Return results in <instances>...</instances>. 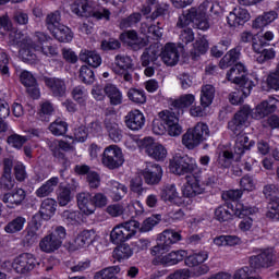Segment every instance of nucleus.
Returning a JSON list of instances; mask_svg holds the SVG:
<instances>
[{
    "mask_svg": "<svg viewBox=\"0 0 279 279\" xmlns=\"http://www.w3.org/2000/svg\"><path fill=\"white\" fill-rule=\"evenodd\" d=\"M8 143L9 145H12V147H15V149H21V147L27 143V137L13 134L8 137Z\"/></svg>",
    "mask_w": 279,
    "mask_h": 279,
    "instance_id": "62",
    "label": "nucleus"
},
{
    "mask_svg": "<svg viewBox=\"0 0 279 279\" xmlns=\"http://www.w3.org/2000/svg\"><path fill=\"white\" fill-rule=\"evenodd\" d=\"M78 77L84 84H93L95 82V72L88 65H83L80 69Z\"/></svg>",
    "mask_w": 279,
    "mask_h": 279,
    "instance_id": "55",
    "label": "nucleus"
},
{
    "mask_svg": "<svg viewBox=\"0 0 279 279\" xmlns=\"http://www.w3.org/2000/svg\"><path fill=\"white\" fill-rule=\"evenodd\" d=\"M157 245L150 248L151 256H157V262L159 265H163L165 267H171L173 265H178V263H182L186 258V251L179 250L172 251L171 246L178 241H182V235L171 229L165 230L158 238ZM162 254H166L162 256Z\"/></svg>",
    "mask_w": 279,
    "mask_h": 279,
    "instance_id": "2",
    "label": "nucleus"
},
{
    "mask_svg": "<svg viewBox=\"0 0 279 279\" xmlns=\"http://www.w3.org/2000/svg\"><path fill=\"white\" fill-rule=\"evenodd\" d=\"M25 197H27L25 190L16 187L12 192L3 194L2 202L8 208H16V206H21L25 202Z\"/></svg>",
    "mask_w": 279,
    "mask_h": 279,
    "instance_id": "18",
    "label": "nucleus"
},
{
    "mask_svg": "<svg viewBox=\"0 0 279 279\" xmlns=\"http://www.w3.org/2000/svg\"><path fill=\"white\" fill-rule=\"evenodd\" d=\"M60 183V179L58 177H52L48 181H46L39 189L36 190L35 194L37 197H49L51 193L56 190V186Z\"/></svg>",
    "mask_w": 279,
    "mask_h": 279,
    "instance_id": "35",
    "label": "nucleus"
},
{
    "mask_svg": "<svg viewBox=\"0 0 279 279\" xmlns=\"http://www.w3.org/2000/svg\"><path fill=\"white\" fill-rule=\"evenodd\" d=\"M56 112V107H53V102L49 100H43L39 104V119L40 121H49V117H51Z\"/></svg>",
    "mask_w": 279,
    "mask_h": 279,
    "instance_id": "44",
    "label": "nucleus"
},
{
    "mask_svg": "<svg viewBox=\"0 0 279 279\" xmlns=\"http://www.w3.org/2000/svg\"><path fill=\"white\" fill-rule=\"evenodd\" d=\"M142 175L146 184L156 186V184H160V180H162V168L157 163H147Z\"/></svg>",
    "mask_w": 279,
    "mask_h": 279,
    "instance_id": "14",
    "label": "nucleus"
},
{
    "mask_svg": "<svg viewBox=\"0 0 279 279\" xmlns=\"http://www.w3.org/2000/svg\"><path fill=\"white\" fill-rule=\"evenodd\" d=\"M124 123L129 130L138 132L145 125V116L140 110H132L125 116Z\"/></svg>",
    "mask_w": 279,
    "mask_h": 279,
    "instance_id": "20",
    "label": "nucleus"
},
{
    "mask_svg": "<svg viewBox=\"0 0 279 279\" xmlns=\"http://www.w3.org/2000/svg\"><path fill=\"white\" fill-rule=\"evenodd\" d=\"M202 193H204V187L199 185V180L193 175H186V183L183 186L184 197H196Z\"/></svg>",
    "mask_w": 279,
    "mask_h": 279,
    "instance_id": "27",
    "label": "nucleus"
},
{
    "mask_svg": "<svg viewBox=\"0 0 279 279\" xmlns=\"http://www.w3.org/2000/svg\"><path fill=\"white\" fill-rule=\"evenodd\" d=\"M40 223L33 221L24 230L23 245L29 247L40 239Z\"/></svg>",
    "mask_w": 279,
    "mask_h": 279,
    "instance_id": "22",
    "label": "nucleus"
},
{
    "mask_svg": "<svg viewBox=\"0 0 279 279\" xmlns=\"http://www.w3.org/2000/svg\"><path fill=\"white\" fill-rule=\"evenodd\" d=\"M39 215L43 219L48 221L56 215V201L53 198H46L43 201Z\"/></svg>",
    "mask_w": 279,
    "mask_h": 279,
    "instance_id": "38",
    "label": "nucleus"
},
{
    "mask_svg": "<svg viewBox=\"0 0 279 279\" xmlns=\"http://www.w3.org/2000/svg\"><path fill=\"white\" fill-rule=\"evenodd\" d=\"M39 247L41 252H46V254H51V252L60 250V247H62V244L50 233L43 238V240L39 242Z\"/></svg>",
    "mask_w": 279,
    "mask_h": 279,
    "instance_id": "33",
    "label": "nucleus"
},
{
    "mask_svg": "<svg viewBox=\"0 0 279 279\" xmlns=\"http://www.w3.org/2000/svg\"><path fill=\"white\" fill-rule=\"evenodd\" d=\"M276 19H278V13L276 11H268L257 16L253 21L252 26L254 29H263V27H267V25L274 23Z\"/></svg>",
    "mask_w": 279,
    "mask_h": 279,
    "instance_id": "32",
    "label": "nucleus"
},
{
    "mask_svg": "<svg viewBox=\"0 0 279 279\" xmlns=\"http://www.w3.org/2000/svg\"><path fill=\"white\" fill-rule=\"evenodd\" d=\"M158 58H160V49L156 46H149L141 57L142 65L149 66V64H153V66H160Z\"/></svg>",
    "mask_w": 279,
    "mask_h": 279,
    "instance_id": "29",
    "label": "nucleus"
},
{
    "mask_svg": "<svg viewBox=\"0 0 279 279\" xmlns=\"http://www.w3.org/2000/svg\"><path fill=\"white\" fill-rule=\"evenodd\" d=\"M208 8L213 10V3L208 1L203 2L197 8H191L179 16V21L177 23L178 27H186V25H191V23H193L196 29L206 32V29L210 27V24L208 23V15H206Z\"/></svg>",
    "mask_w": 279,
    "mask_h": 279,
    "instance_id": "3",
    "label": "nucleus"
},
{
    "mask_svg": "<svg viewBox=\"0 0 279 279\" xmlns=\"http://www.w3.org/2000/svg\"><path fill=\"white\" fill-rule=\"evenodd\" d=\"M215 217L218 221H230L232 219V213L228 210V207L220 206L215 210Z\"/></svg>",
    "mask_w": 279,
    "mask_h": 279,
    "instance_id": "63",
    "label": "nucleus"
},
{
    "mask_svg": "<svg viewBox=\"0 0 279 279\" xmlns=\"http://www.w3.org/2000/svg\"><path fill=\"white\" fill-rule=\"evenodd\" d=\"M105 95L110 100L111 106H121L123 104V94L113 84H107L104 88Z\"/></svg>",
    "mask_w": 279,
    "mask_h": 279,
    "instance_id": "34",
    "label": "nucleus"
},
{
    "mask_svg": "<svg viewBox=\"0 0 279 279\" xmlns=\"http://www.w3.org/2000/svg\"><path fill=\"white\" fill-rule=\"evenodd\" d=\"M140 32L141 34H144V36H153L156 40H158V38H162V26H160V22H158L157 25L142 23Z\"/></svg>",
    "mask_w": 279,
    "mask_h": 279,
    "instance_id": "40",
    "label": "nucleus"
},
{
    "mask_svg": "<svg viewBox=\"0 0 279 279\" xmlns=\"http://www.w3.org/2000/svg\"><path fill=\"white\" fill-rule=\"evenodd\" d=\"M15 184L16 181L12 179V174H2L0 178V189L2 191H12Z\"/></svg>",
    "mask_w": 279,
    "mask_h": 279,
    "instance_id": "61",
    "label": "nucleus"
},
{
    "mask_svg": "<svg viewBox=\"0 0 279 279\" xmlns=\"http://www.w3.org/2000/svg\"><path fill=\"white\" fill-rule=\"evenodd\" d=\"M142 145L149 158H153L154 160H165V158H167V148L154 141V138L145 137L142 141Z\"/></svg>",
    "mask_w": 279,
    "mask_h": 279,
    "instance_id": "12",
    "label": "nucleus"
},
{
    "mask_svg": "<svg viewBox=\"0 0 279 279\" xmlns=\"http://www.w3.org/2000/svg\"><path fill=\"white\" fill-rule=\"evenodd\" d=\"M61 217L68 226H77V223H80V214L77 211L64 210Z\"/></svg>",
    "mask_w": 279,
    "mask_h": 279,
    "instance_id": "60",
    "label": "nucleus"
},
{
    "mask_svg": "<svg viewBox=\"0 0 279 279\" xmlns=\"http://www.w3.org/2000/svg\"><path fill=\"white\" fill-rule=\"evenodd\" d=\"M278 100L270 99L264 100L252 110L250 106L244 105L240 110L234 114V117L228 122V130H230L232 136H235V154H243L248 149L254 147V141H250L247 134L243 132L247 126V121L250 117L256 119H265L269 117L271 112H276V102Z\"/></svg>",
    "mask_w": 279,
    "mask_h": 279,
    "instance_id": "1",
    "label": "nucleus"
},
{
    "mask_svg": "<svg viewBox=\"0 0 279 279\" xmlns=\"http://www.w3.org/2000/svg\"><path fill=\"white\" fill-rule=\"evenodd\" d=\"M128 97L133 104H146L147 101V96L143 89L131 88L128 92Z\"/></svg>",
    "mask_w": 279,
    "mask_h": 279,
    "instance_id": "51",
    "label": "nucleus"
},
{
    "mask_svg": "<svg viewBox=\"0 0 279 279\" xmlns=\"http://www.w3.org/2000/svg\"><path fill=\"white\" fill-rule=\"evenodd\" d=\"M159 118L169 128V125H173L174 123H180V119L175 116V111L173 109L165 110L159 112Z\"/></svg>",
    "mask_w": 279,
    "mask_h": 279,
    "instance_id": "53",
    "label": "nucleus"
},
{
    "mask_svg": "<svg viewBox=\"0 0 279 279\" xmlns=\"http://www.w3.org/2000/svg\"><path fill=\"white\" fill-rule=\"evenodd\" d=\"M78 60L85 62V64H88L93 69L101 66V56L95 50H82L78 54Z\"/></svg>",
    "mask_w": 279,
    "mask_h": 279,
    "instance_id": "30",
    "label": "nucleus"
},
{
    "mask_svg": "<svg viewBox=\"0 0 279 279\" xmlns=\"http://www.w3.org/2000/svg\"><path fill=\"white\" fill-rule=\"evenodd\" d=\"M130 189L133 193L137 195H143L145 187H143V179L141 177H135L130 181Z\"/></svg>",
    "mask_w": 279,
    "mask_h": 279,
    "instance_id": "64",
    "label": "nucleus"
},
{
    "mask_svg": "<svg viewBox=\"0 0 279 279\" xmlns=\"http://www.w3.org/2000/svg\"><path fill=\"white\" fill-rule=\"evenodd\" d=\"M24 226L25 218L19 216L4 227V232H7L8 234H16V232H21V230H23Z\"/></svg>",
    "mask_w": 279,
    "mask_h": 279,
    "instance_id": "46",
    "label": "nucleus"
},
{
    "mask_svg": "<svg viewBox=\"0 0 279 279\" xmlns=\"http://www.w3.org/2000/svg\"><path fill=\"white\" fill-rule=\"evenodd\" d=\"M195 104V96L193 94L182 95L180 98L172 102L174 110H178V114L184 113V108H191Z\"/></svg>",
    "mask_w": 279,
    "mask_h": 279,
    "instance_id": "36",
    "label": "nucleus"
},
{
    "mask_svg": "<svg viewBox=\"0 0 279 279\" xmlns=\"http://www.w3.org/2000/svg\"><path fill=\"white\" fill-rule=\"evenodd\" d=\"M69 130V124L65 121L57 119L49 125V131L53 136H64Z\"/></svg>",
    "mask_w": 279,
    "mask_h": 279,
    "instance_id": "47",
    "label": "nucleus"
},
{
    "mask_svg": "<svg viewBox=\"0 0 279 279\" xmlns=\"http://www.w3.org/2000/svg\"><path fill=\"white\" fill-rule=\"evenodd\" d=\"M208 51V40L205 37H199L193 44V48L191 49L190 53L193 60L199 58V56H204Z\"/></svg>",
    "mask_w": 279,
    "mask_h": 279,
    "instance_id": "41",
    "label": "nucleus"
},
{
    "mask_svg": "<svg viewBox=\"0 0 279 279\" xmlns=\"http://www.w3.org/2000/svg\"><path fill=\"white\" fill-rule=\"evenodd\" d=\"M215 99V87L213 85H205L201 90V105L203 108H208Z\"/></svg>",
    "mask_w": 279,
    "mask_h": 279,
    "instance_id": "43",
    "label": "nucleus"
},
{
    "mask_svg": "<svg viewBox=\"0 0 279 279\" xmlns=\"http://www.w3.org/2000/svg\"><path fill=\"white\" fill-rule=\"evenodd\" d=\"M160 56L167 66H175L180 62V50L175 44H166Z\"/></svg>",
    "mask_w": 279,
    "mask_h": 279,
    "instance_id": "17",
    "label": "nucleus"
},
{
    "mask_svg": "<svg viewBox=\"0 0 279 279\" xmlns=\"http://www.w3.org/2000/svg\"><path fill=\"white\" fill-rule=\"evenodd\" d=\"M71 199H73V193H71V187H61L58 193L59 206H66Z\"/></svg>",
    "mask_w": 279,
    "mask_h": 279,
    "instance_id": "56",
    "label": "nucleus"
},
{
    "mask_svg": "<svg viewBox=\"0 0 279 279\" xmlns=\"http://www.w3.org/2000/svg\"><path fill=\"white\" fill-rule=\"evenodd\" d=\"M108 186L113 202H121L124 195H128V186L123 183L111 180L108 182Z\"/></svg>",
    "mask_w": 279,
    "mask_h": 279,
    "instance_id": "31",
    "label": "nucleus"
},
{
    "mask_svg": "<svg viewBox=\"0 0 279 279\" xmlns=\"http://www.w3.org/2000/svg\"><path fill=\"white\" fill-rule=\"evenodd\" d=\"M227 80L232 84H240V86H245V82H252V80L247 77V70L243 63L234 64L227 72Z\"/></svg>",
    "mask_w": 279,
    "mask_h": 279,
    "instance_id": "13",
    "label": "nucleus"
},
{
    "mask_svg": "<svg viewBox=\"0 0 279 279\" xmlns=\"http://www.w3.org/2000/svg\"><path fill=\"white\" fill-rule=\"evenodd\" d=\"M52 36L59 40V43H71L73 40V33H71V28L60 24L52 31H50Z\"/></svg>",
    "mask_w": 279,
    "mask_h": 279,
    "instance_id": "37",
    "label": "nucleus"
},
{
    "mask_svg": "<svg viewBox=\"0 0 279 279\" xmlns=\"http://www.w3.org/2000/svg\"><path fill=\"white\" fill-rule=\"evenodd\" d=\"M92 202L94 205V211H96L97 208H106V206H108V196L101 192H97L92 195Z\"/></svg>",
    "mask_w": 279,
    "mask_h": 279,
    "instance_id": "57",
    "label": "nucleus"
},
{
    "mask_svg": "<svg viewBox=\"0 0 279 279\" xmlns=\"http://www.w3.org/2000/svg\"><path fill=\"white\" fill-rule=\"evenodd\" d=\"M256 86V83L253 81H246L244 82V85L240 86V89L233 92L229 96V101L233 106H239V104H243V97H250V94L252 93V88Z\"/></svg>",
    "mask_w": 279,
    "mask_h": 279,
    "instance_id": "23",
    "label": "nucleus"
},
{
    "mask_svg": "<svg viewBox=\"0 0 279 279\" xmlns=\"http://www.w3.org/2000/svg\"><path fill=\"white\" fill-rule=\"evenodd\" d=\"M134 252L132 251V247L128 244H122L113 251V256L117 258V260H125L132 256Z\"/></svg>",
    "mask_w": 279,
    "mask_h": 279,
    "instance_id": "52",
    "label": "nucleus"
},
{
    "mask_svg": "<svg viewBox=\"0 0 279 279\" xmlns=\"http://www.w3.org/2000/svg\"><path fill=\"white\" fill-rule=\"evenodd\" d=\"M275 262L276 254H274V248H267L250 259L251 266H253L254 269H260V267H271Z\"/></svg>",
    "mask_w": 279,
    "mask_h": 279,
    "instance_id": "15",
    "label": "nucleus"
},
{
    "mask_svg": "<svg viewBox=\"0 0 279 279\" xmlns=\"http://www.w3.org/2000/svg\"><path fill=\"white\" fill-rule=\"evenodd\" d=\"M166 10L167 5L160 4L158 0H149L142 8V13L144 14V16H146V14H151V21H156L158 16H162V14H165Z\"/></svg>",
    "mask_w": 279,
    "mask_h": 279,
    "instance_id": "26",
    "label": "nucleus"
},
{
    "mask_svg": "<svg viewBox=\"0 0 279 279\" xmlns=\"http://www.w3.org/2000/svg\"><path fill=\"white\" fill-rule=\"evenodd\" d=\"M230 27H241L250 21V13L245 9L235 8L227 16Z\"/></svg>",
    "mask_w": 279,
    "mask_h": 279,
    "instance_id": "21",
    "label": "nucleus"
},
{
    "mask_svg": "<svg viewBox=\"0 0 279 279\" xmlns=\"http://www.w3.org/2000/svg\"><path fill=\"white\" fill-rule=\"evenodd\" d=\"M60 21H61L60 11H54L53 13L48 14L46 17V25L49 32H51L52 29H56V27H59L61 25Z\"/></svg>",
    "mask_w": 279,
    "mask_h": 279,
    "instance_id": "59",
    "label": "nucleus"
},
{
    "mask_svg": "<svg viewBox=\"0 0 279 279\" xmlns=\"http://www.w3.org/2000/svg\"><path fill=\"white\" fill-rule=\"evenodd\" d=\"M104 125L110 141H113V143H121L123 140V130H121L119 123H117L114 119L106 118Z\"/></svg>",
    "mask_w": 279,
    "mask_h": 279,
    "instance_id": "24",
    "label": "nucleus"
},
{
    "mask_svg": "<svg viewBox=\"0 0 279 279\" xmlns=\"http://www.w3.org/2000/svg\"><path fill=\"white\" fill-rule=\"evenodd\" d=\"M44 82L49 90H51L53 97H64L66 95V83L61 78L46 77Z\"/></svg>",
    "mask_w": 279,
    "mask_h": 279,
    "instance_id": "28",
    "label": "nucleus"
},
{
    "mask_svg": "<svg viewBox=\"0 0 279 279\" xmlns=\"http://www.w3.org/2000/svg\"><path fill=\"white\" fill-rule=\"evenodd\" d=\"M35 51H41L44 56H58V49L56 47L51 45L40 46L36 45L32 39H25L22 45V59L26 62H29V60H36V54L34 53Z\"/></svg>",
    "mask_w": 279,
    "mask_h": 279,
    "instance_id": "7",
    "label": "nucleus"
},
{
    "mask_svg": "<svg viewBox=\"0 0 279 279\" xmlns=\"http://www.w3.org/2000/svg\"><path fill=\"white\" fill-rule=\"evenodd\" d=\"M169 169L174 175H189V173H193L197 169V161L187 155L175 154L170 159Z\"/></svg>",
    "mask_w": 279,
    "mask_h": 279,
    "instance_id": "6",
    "label": "nucleus"
},
{
    "mask_svg": "<svg viewBox=\"0 0 279 279\" xmlns=\"http://www.w3.org/2000/svg\"><path fill=\"white\" fill-rule=\"evenodd\" d=\"M77 206L83 215H94L95 205L93 204V194L88 192H82L76 195Z\"/></svg>",
    "mask_w": 279,
    "mask_h": 279,
    "instance_id": "25",
    "label": "nucleus"
},
{
    "mask_svg": "<svg viewBox=\"0 0 279 279\" xmlns=\"http://www.w3.org/2000/svg\"><path fill=\"white\" fill-rule=\"evenodd\" d=\"M208 260V251H199L185 258L186 267H197V265H203Z\"/></svg>",
    "mask_w": 279,
    "mask_h": 279,
    "instance_id": "42",
    "label": "nucleus"
},
{
    "mask_svg": "<svg viewBox=\"0 0 279 279\" xmlns=\"http://www.w3.org/2000/svg\"><path fill=\"white\" fill-rule=\"evenodd\" d=\"M210 136V129L205 123H197L193 129H189L182 136V144L186 149H195Z\"/></svg>",
    "mask_w": 279,
    "mask_h": 279,
    "instance_id": "5",
    "label": "nucleus"
},
{
    "mask_svg": "<svg viewBox=\"0 0 279 279\" xmlns=\"http://www.w3.org/2000/svg\"><path fill=\"white\" fill-rule=\"evenodd\" d=\"M160 219H162L160 215H155L146 218L141 228L142 232H149L154 230L155 226H158V223H160Z\"/></svg>",
    "mask_w": 279,
    "mask_h": 279,
    "instance_id": "58",
    "label": "nucleus"
},
{
    "mask_svg": "<svg viewBox=\"0 0 279 279\" xmlns=\"http://www.w3.org/2000/svg\"><path fill=\"white\" fill-rule=\"evenodd\" d=\"M101 162L107 169H119L123 166L125 159L123 158V151L117 145H110L105 148L101 157Z\"/></svg>",
    "mask_w": 279,
    "mask_h": 279,
    "instance_id": "9",
    "label": "nucleus"
},
{
    "mask_svg": "<svg viewBox=\"0 0 279 279\" xmlns=\"http://www.w3.org/2000/svg\"><path fill=\"white\" fill-rule=\"evenodd\" d=\"M93 239H95V231L84 230L76 236L75 245L76 247H86L93 243Z\"/></svg>",
    "mask_w": 279,
    "mask_h": 279,
    "instance_id": "45",
    "label": "nucleus"
},
{
    "mask_svg": "<svg viewBox=\"0 0 279 279\" xmlns=\"http://www.w3.org/2000/svg\"><path fill=\"white\" fill-rule=\"evenodd\" d=\"M134 234H136V221H126L112 229L110 239L116 245H120V243H125V241L132 239Z\"/></svg>",
    "mask_w": 279,
    "mask_h": 279,
    "instance_id": "8",
    "label": "nucleus"
},
{
    "mask_svg": "<svg viewBox=\"0 0 279 279\" xmlns=\"http://www.w3.org/2000/svg\"><path fill=\"white\" fill-rule=\"evenodd\" d=\"M241 58V49L233 48L228 51L223 58L219 62L220 69H228V66H232L234 62H236Z\"/></svg>",
    "mask_w": 279,
    "mask_h": 279,
    "instance_id": "39",
    "label": "nucleus"
},
{
    "mask_svg": "<svg viewBox=\"0 0 279 279\" xmlns=\"http://www.w3.org/2000/svg\"><path fill=\"white\" fill-rule=\"evenodd\" d=\"M142 15L141 13H133L128 17H124L120 22L121 29H128V27H134L137 23H141Z\"/></svg>",
    "mask_w": 279,
    "mask_h": 279,
    "instance_id": "54",
    "label": "nucleus"
},
{
    "mask_svg": "<svg viewBox=\"0 0 279 279\" xmlns=\"http://www.w3.org/2000/svg\"><path fill=\"white\" fill-rule=\"evenodd\" d=\"M114 62L117 66L114 68V73H117V75H120L123 82L132 84V68L134 66L132 58L125 54H117Z\"/></svg>",
    "mask_w": 279,
    "mask_h": 279,
    "instance_id": "10",
    "label": "nucleus"
},
{
    "mask_svg": "<svg viewBox=\"0 0 279 279\" xmlns=\"http://www.w3.org/2000/svg\"><path fill=\"white\" fill-rule=\"evenodd\" d=\"M121 271L119 266L104 268L95 274L94 279H114V276Z\"/></svg>",
    "mask_w": 279,
    "mask_h": 279,
    "instance_id": "50",
    "label": "nucleus"
},
{
    "mask_svg": "<svg viewBox=\"0 0 279 279\" xmlns=\"http://www.w3.org/2000/svg\"><path fill=\"white\" fill-rule=\"evenodd\" d=\"M160 197L162 202H168L169 204H173L174 206L184 205V198L180 196L178 193V189L175 184H167L161 189Z\"/></svg>",
    "mask_w": 279,
    "mask_h": 279,
    "instance_id": "19",
    "label": "nucleus"
},
{
    "mask_svg": "<svg viewBox=\"0 0 279 279\" xmlns=\"http://www.w3.org/2000/svg\"><path fill=\"white\" fill-rule=\"evenodd\" d=\"M267 208V219H271L272 221H279V198L276 196L271 197Z\"/></svg>",
    "mask_w": 279,
    "mask_h": 279,
    "instance_id": "48",
    "label": "nucleus"
},
{
    "mask_svg": "<svg viewBox=\"0 0 279 279\" xmlns=\"http://www.w3.org/2000/svg\"><path fill=\"white\" fill-rule=\"evenodd\" d=\"M38 265L36 256L32 253H22L14 257L12 268L16 274H29Z\"/></svg>",
    "mask_w": 279,
    "mask_h": 279,
    "instance_id": "11",
    "label": "nucleus"
},
{
    "mask_svg": "<svg viewBox=\"0 0 279 279\" xmlns=\"http://www.w3.org/2000/svg\"><path fill=\"white\" fill-rule=\"evenodd\" d=\"M233 213L235 217H250V215H256V213H258V208L245 206L241 203H238L235 204Z\"/></svg>",
    "mask_w": 279,
    "mask_h": 279,
    "instance_id": "49",
    "label": "nucleus"
},
{
    "mask_svg": "<svg viewBox=\"0 0 279 279\" xmlns=\"http://www.w3.org/2000/svg\"><path fill=\"white\" fill-rule=\"evenodd\" d=\"M71 10L76 16H85L86 19H88V16H94V19H97L98 21H101V19L110 21V10L99 9L98 11H95L93 2L88 0H75L71 4Z\"/></svg>",
    "mask_w": 279,
    "mask_h": 279,
    "instance_id": "4",
    "label": "nucleus"
},
{
    "mask_svg": "<svg viewBox=\"0 0 279 279\" xmlns=\"http://www.w3.org/2000/svg\"><path fill=\"white\" fill-rule=\"evenodd\" d=\"M236 144H234L233 151L234 154L230 153L229 150H225L218 155L216 166L211 168V171H216L217 173V168L218 169H229L230 165H232V159L234 158L235 160H241V157L243 156L244 153L238 154L235 150Z\"/></svg>",
    "mask_w": 279,
    "mask_h": 279,
    "instance_id": "16",
    "label": "nucleus"
}]
</instances>
